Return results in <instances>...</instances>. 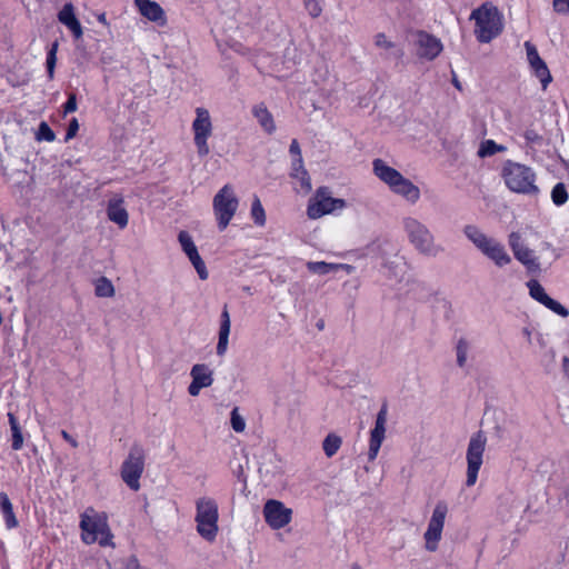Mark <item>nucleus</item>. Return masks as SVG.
<instances>
[{"label":"nucleus","instance_id":"19","mask_svg":"<svg viewBox=\"0 0 569 569\" xmlns=\"http://www.w3.org/2000/svg\"><path fill=\"white\" fill-rule=\"evenodd\" d=\"M58 21L72 32L74 39H80L82 37V27L76 16L74 7L71 2L64 3L61 10L58 12Z\"/></svg>","mask_w":569,"mask_h":569},{"label":"nucleus","instance_id":"6","mask_svg":"<svg viewBox=\"0 0 569 569\" xmlns=\"http://www.w3.org/2000/svg\"><path fill=\"white\" fill-rule=\"evenodd\" d=\"M239 200L230 184H224L213 197L212 207L218 229L223 231L233 218Z\"/></svg>","mask_w":569,"mask_h":569},{"label":"nucleus","instance_id":"33","mask_svg":"<svg viewBox=\"0 0 569 569\" xmlns=\"http://www.w3.org/2000/svg\"><path fill=\"white\" fill-rule=\"evenodd\" d=\"M375 44L377 47H380V48H385V49H393L392 51V56L396 58V59H401L405 54L403 50L400 49V48H396V44L389 40H387V37L385 33H378L376 37H375Z\"/></svg>","mask_w":569,"mask_h":569},{"label":"nucleus","instance_id":"25","mask_svg":"<svg viewBox=\"0 0 569 569\" xmlns=\"http://www.w3.org/2000/svg\"><path fill=\"white\" fill-rule=\"evenodd\" d=\"M252 113L267 133L271 134L274 132L276 124L273 121V117L264 104L261 103L254 106L252 109Z\"/></svg>","mask_w":569,"mask_h":569},{"label":"nucleus","instance_id":"37","mask_svg":"<svg viewBox=\"0 0 569 569\" xmlns=\"http://www.w3.org/2000/svg\"><path fill=\"white\" fill-rule=\"evenodd\" d=\"M54 139H56L54 131L50 128V126L46 121H41L36 131V140L52 142V141H54Z\"/></svg>","mask_w":569,"mask_h":569},{"label":"nucleus","instance_id":"30","mask_svg":"<svg viewBox=\"0 0 569 569\" xmlns=\"http://www.w3.org/2000/svg\"><path fill=\"white\" fill-rule=\"evenodd\" d=\"M527 287L529 289V295L532 299L545 305V302L549 299L550 296L547 295L545 288L540 284V282L536 279H531L527 282Z\"/></svg>","mask_w":569,"mask_h":569},{"label":"nucleus","instance_id":"7","mask_svg":"<svg viewBox=\"0 0 569 569\" xmlns=\"http://www.w3.org/2000/svg\"><path fill=\"white\" fill-rule=\"evenodd\" d=\"M146 453L142 446L134 443L121 465V479L133 491L140 489V478L144 470Z\"/></svg>","mask_w":569,"mask_h":569},{"label":"nucleus","instance_id":"17","mask_svg":"<svg viewBox=\"0 0 569 569\" xmlns=\"http://www.w3.org/2000/svg\"><path fill=\"white\" fill-rule=\"evenodd\" d=\"M134 2L141 16L159 26L166 24L167 17L164 10L158 2L152 0H134Z\"/></svg>","mask_w":569,"mask_h":569},{"label":"nucleus","instance_id":"13","mask_svg":"<svg viewBox=\"0 0 569 569\" xmlns=\"http://www.w3.org/2000/svg\"><path fill=\"white\" fill-rule=\"evenodd\" d=\"M262 512L264 521L272 529L286 527L292 518V510L287 508L283 502L276 499L267 500Z\"/></svg>","mask_w":569,"mask_h":569},{"label":"nucleus","instance_id":"50","mask_svg":"<svg viewBox=\"0 0 569 569\" xmlns=\"http://www.w3.org/2000/svg\"><path fill=\"white\" fill-rule=\"evenodd\" d=\"M297 179H300L301 189L308 193L311 191V180L307 170H303Z\"/></svg>","mask_w":569,"mask_h":569},{"label":"nucleus","instance_id":"48","mask_svg":"<svg viewBox=\"0 0 569 569\" xmlns=\"http://www.w3.org/2000/svg\"><path fill=\"white\" fill-rule=\"evenodd\" d=\"M508 242L513 254L516 253L517 250L523 247V243L521 242V236L518 232H511L509 234Z\"/></svg>","mask_w":569,"mask_h":569},{"label":"nucleus","instance_id":"62","mask_svg":"<svg viewBox=\"0 0 569 569\" xmlns=\"http://www.w3.org/2000/svg\"><path fill=\"white\" fill-rule=\"evenodd\" d=\"M351 569H361V567L358 563H352Z\"/></svg>","mask_w":569,"mask_h":569},{"label":"nucleus","instance_id":"26","mask_svg":"<svg viewBox=\"0 0 569 569\" xmlns=\"http://www.w3.org/2000/svg\"><path fill=\"white\" fill-rule=\"evenodd\" d=\"M190 376L192 380L202 388L210 387L213 382L212 371L207 365L197 363L191 368Z\"/></svg>","mask_w":569,"mask_h":569},{"label":"nucleus","instance_id":"40","mask_svg":"<svg viewBox=\"0 0 569 569\" xmlns=\"http://www.w3.org/2000/svg\"><path fill=\"white\" fill-rule=\"evenodd\" d=\"M543 306L562 318H567L569 316V310L551 297H549Z\"/></svg>","mask_w":569,"mask_h":569},{"label":"nucleus","instance_id":"59","mask_svg":"<svg viewBox=\"0 0 569 569\" xmlns=\"http://www.w3.org/2000/svg\"><path fill=\"white\" fill-rule=\"evenodd\" d=\"M430 295H431V291L428 289V290H426V295L420 296V297H419V299H426V298H428Z\"/></svg>","mask_w":569,"mask_h":569},{"label":"nucleus","instance_id":"12","mask_svg":"<svg viewBox=\"0 0 569 569\" xmlns=\"http://www.w3.org/2000/svg\"><path fill=\"white\" fill-rule=\"evenodd\" d=\"M447 512V502L443 500L438 501L423 536L426 540V549L428 551H436L438 548V542L441 539Z\"/></svg>","mask_w":569,"mask_h":569},{"label":"nucleus","instance_id":"22","mask_svg":"<svg viewBox=\"0 0 569 569\" xmlns=\"http://www.w3.org/2000/svg\"><path fill=\"white\" fill-rule=\"evenodd\" d=\"M387 413V403H383L377 413L375 427L370 432L369 443L381 446L386 433Z\"/></svg>","mask_w":569,"mask_h":569},{"label":"nucleus","instance_id":"28","mask_svg":"<svg viewBox=\"0 0 569 569\" xmlns=\"http://www.w3.org/2000/svg\"><path fill=\"white\" fill-rule=\"evenodd\" d=\"M94 295L99 298H110L114 296V287L107 277H100L94 281Z\"/></svg>","mask_w":569,"mask_h":569},{"label":"nucleus","instance_id":"56","mask_svg":"<svg viewBox=\"0 0 569 569\" xmlns=\"http://www.w3.org/2000/svg\"><path fill=\"white\" fill-rule=\"evenodd\" d=\"M337 264H338V266H341V267H339V270H340V269H343V270H346V271H347V273H351V272H352V270H353V267H352V266H350V264H345V263H337Z\"/></svg>","mask_w":569,"mask_h":569},{"label":"nucleus","instance_id":"38","mask_svg":"<svg viewBox=\"0 0 569 569\" xmlns=\"http://www.w3.org/2000/svg\"><path fill=\"white\" fill-rule=\"evenodd\" d=\"M469 350V342L465 338H460L456 346L457 365L462 368L467 361V355Z\"/></svg>","mask_w":569,"mask_h":569},{"label":"nucleus","instance_id":"34","mask_svg":"<svg viewBox=\"0 0 569 569\" xmlns=\"http://www.w3.org/2000/svg\"><path fill=\"white\" fill-rule=\"evenodd\" d=\"M551 200L557 206H563L568 201V191L563 182H558L551 190Z\"/></svg>","mask_w":569,"mask_h":569},{"label":"nucleus","instance_id":"29","mask_svg":"<svg viewBox=\"0 0 569 569\" xmlns=\"http://www.w3.org/2000/svg\"><path fill=\"white\" fill-rule=\"evenodd\" d=\"M306 266L310 272L321 276L336 272L340 267L337 263H330L326 261H309Z\"/></svg>","mask_w":569,"mask_h":569},{"label":"nucleus","instance_id":"16","mask_svg":"<svg viewBox=\"0 0 569 569\" xmlns=\"http://www.w3.org/2000/svg\"><path fill=\"white\" fill-rule=\"evenodd\" d=\"M525 48L527 51V58L530 63L531 69L533 70L537 78H539L542 88L546 89L547 86L551 82L552 77L550 71L546 64V62L540 58L539 52L535 44L529 41L525 42Z\"/></svg>","mask_w":569,"mask_h":569},{"label":"nucleus","instance_id":"45","mask_svg":"<svg viewBox=\"0 0 569 569\" xmlns=\"http://www.w3.org/2000/svg\"><path fill=\"white\" fill-rule=\"evenodd\" d=\"M303 170H306V169H305V166H303L302 156L292 158L290 176L292 178H298L299 174H301Z\"/></svg>","mask_w":569,"mask_h":569},{"label":"nucleus","instance_id":"20","mask_svg":"<svg viewBox=\"0 0 569 569\" xmlns=\"http://www.w3.org/2000/svg\"><path fill=\"white\" fill-rule=\"evenodd\" d=\"M373 173L386 184L392 188L402 174L392 167H389L382 159L372 161Z\"/></svg>","mask_w":569,"mask_h":569},{"label":"nucleus","instance_id":"60","mask_svg":"<svg viewBox=\"0 0 569 569\" xmlns=\"http://www.w3.org/2000/svg\"><path fill=\"white\" fill-rule=\"evenodd\" d=\"M317 328H318L319 330H322V329L325 328L323 320L318 321V323H317Z\"/></svg>","mask_w":569,"mask_h":569},{"label":"nucleus","instance_id":"11","mask_svg":"<svg viewBox=\"0 0 569 569\" xmlns=\"http://www.w3.org/2000/svg\"><path fill=\"white\" fill-rule=\"evenodd\" d=\"M196 114V119L192 122V130L194 133L193 140L198 154L200 157H206L210 152L207 140L211 136L212 123L209 111L207 109L197 108Z\"/></svg>","mask_w":569,"mask_h":569},{"label":"nucleus","instance_id":"44","mask_svg":"<svg viewBox=\"0 0 569 569\" xmlns=\"http://www.w3.org/2000/svg\"><path fill=\"white\" fill-rule=\"evenodd\" d=\"M62 108H63L64 116L77 111L78 103H77V94L74 92L68 93L67 101L63 103Z\"/></svg>","mask_w":569,"mask_h":569},{"label":"nucleus","instance_id":"46","mask_svg":"<svg viewBox=\"0 0 569 569\" xmlns=\"http://www.w3.org/2000/svg\"><path fill=\"white\" fill-rule=\"evenodd\" d=\"M79 131V122L77 118H72L67 128V132L64 136V142H68L69 140L73 139Z\"/></svg>","mask_w":569,"mask_h":569},{"label":"nucleus","instance_id":"51","mask_svg":"<svg viewBox=\"0 0 569 569\" xmlns=\"http://www.w3.org/2000/svg\"><path fill=\"white\" fill-rule=\"evenodd\" d=\"M12 507V503L6 492H0V510L3 512Z\"/></svg>","mask_w":569,"mask_h":569},{"label":"nucleus","instance_id":"54","mask_svg":"<svg viewBox=\"0 0 569 569\" xmlns=\"http://www.w3.org/2000/svg\"><path fill=\"white\" fill-rule=\"evenodd\" d=\"M202 389V387L198 383H196L193 380L191 381V383L189 385L188 387V392L190 396H198L200 390Z\"/></svg>","mask_w":569,"mask_h":569},{"label":"nucleus","instance_id":"49","mask_svg":"<svg viewBox=\"0 0 569 569\" xmlns=\"http://www.w3.org/2000/svg\"><path fill=\"white\" fill-rule=\"evenodd\" d=\"M552 7L557 13L569 16V0H553Z\"/></svg>","mask_w":569,"mask_h":569},{"label":"nucleus","instance_id":"14","mask_svg":"<svg viewBox=\"0 0 569 569\" xmlns=\"http://www.w3.org/2000/svg\"><path fill=\"white\" fill-rule=\"evenodd\" d=\"M415 44L417 47L416 53L420 59L431 61L442 51L441 41L427 31L418 30L415 32Z\"/></svg>","mask_w":569,"mask_h":569},{"label":"nucleus","instance_id":"5","mask_svg":"<svg viewBox=\"0 0 569 569\" xmlns=\"http://www.w3.org/2000/svg\"><path fill=\"white\" fill-rule=\"evenodd\" d=\"M196 522L198 533L207 541L212 542L218 533V505L211 498H200L196 503Z\"/></svg>","mask_w":569,"mask_h":569},{"label":"nucleus","instance_id":"15","mask_svg":"<svg viewBox=\"0 0 569 569\" xmlns=\"http://www.w3.org/2000/svg\"><path fill=\"white\" fill-rule=\"evenodd\" d=\"M179 243L182 248V251L186 253V256L189 258L190 262L194 267L199 278L201 280L208 279V270L207 267L200 257L198 249L192 240V237L189 234V232L182 230L178 234Z\"/></svg>","mask_w":569,"mask_h":569},{"label":"nucleus","instance_id":"47","mask_svg":"<svg viewBox=\"0 0 569 569\" xmlns=\"http://www.w3.org/2000/svg\"><path fill=\"white\" fill-rule=\"evenodd\" d=\"M6 526L8 529L16 528L18 526V520L16 518V515L13 512V507L9 508L8 510H4L2 512Z\"/></svg>","mask_w":569,"mask_h":569},{"label":"nucleus","instance_id":"18","mask_svg":"<svg viewBox=\"0 0 569 569\" xmlns=\"http://www.w3.org/2000/svg\"><path fill=\"white\" fill-rule=\"evenodd\" d=\"M107 216L110 221L118 224L120 229L128 226L129 214L124 208V201L121 197H113L108 201Z\"/></svg>","mask_w":569,"mask_h":569},{"label":"nucleus","instance_id":"1","mask_svg":"<svg viewBox=\"0 0 569 569\" xmlns=\"http://www.w3.org/2000/svg\"><path fill=\"white\" fill-rule=\"evenodd\" d=\"M470 20H475V34L481 43H488L498 37L503 29L502 16L497 7L489 2L472 10Z\"/></svg>","mask_w":569,"mask_h":569},{"label":"nucleus","instance_id":"35","mask_svg":"<svg viewBox=\"0 0 569 569\" xmlns=\"http://www.w3.org/2000/svg\"><path fill=\"white\" fill-rule=\"evenodd\" d=\"M58 46H59L58 42L54 41L47 52L46 68H47V73H48V77L50 80L53 79V77H54Z\"/></svg>","mask_w":569,"mask_h":569},{"label":"nucleus","instance_id":"10","mask_svg":"<svg viewBox=\"0 0 569 569\" xmlns=\"http://www.w3.org/2000/svg\"><path fill=\"white\" fill-rule=\"evenodd\" d=\"M80 528L82 540L88 545L99 541L101 546H108L112 537L106 519L97 515L89 516L88 511L81 515Z\"/></svg>","mask_w":569,"mask_h":569},{"label":"nucleus","instance_id":"53","mask_svg":"<svg viewBox=\"0 0 569 569\" xmlns=\"http://www.w3.org/2000/svg\"><path fill=\"white\" fill-rule=\"evenodd\" d=\"M380 447L381 446L369 443V451H368L369 461H373L377 458Z\"/></svg>","mask_w":569,"mask_h":569},{"label":"nucleus","instance_id":"21","mask_svg":"<svg viewBox=\"0 0 569 569\" xmlns=\"http://www.w3.org/2000/svg\"><path fill=\"white\" fill-rule=\"evenodd\" d=\"M230 315L228 311V306L224 305L223 309L220 315V328H219V336H218V343H217V355L223 356L227 352L228 349V341H229V335H230Z\"/></svg>","mask_w":569,"mask_h":569},{"label":"nucleus","instance_id":"61","mask_svg":"<svg viewBox=\"0 0 569 569\" xmlns=\"http://www.w3.org/2000/svg\"><path fill=\"white\" fill-rule=\"evenodd\" d=\"M241 476H243V470L242 466H239L238 478H240Z\"/></svg>","mask_w":569,"mask_h":569},{"label":"nucleus","instance_id":"39","mask_svg":"<svg viewBox=\"0 0 569 569\" xmlns=\"http://www.w3.org/2000/svg\"><path fill=\"white\" fill-rule=\"evenodd\" d=\"M543 306L562 318H567L569 316V310L551 297H549Z\"/></svg>","mask_w":569,"mask_h":569},{"label":"nucleus","instance_id":"23","mask_svg":"<svg viewBox=\"0 0 569 569\" xmlns=\"http://www.w3.org/2000/svg\"><path fill=\"white\" fill-rule=\"evenodd\" d=\"M395 193L402 196L406 200L411 203H416L420 198L419 188L413 184L409 179L403 176L398 182L390 188Z\"/></svg>","mask_w":569,"mask_h":569},{"label":"nucleus","instance_id":"31","mask_svg":"<svg viewBox=\"0 0 569 569\" xmlns=\"http://www.w3.org/2000/svg\"><path fill=\"white\" fill-rule=\"evenodd\" d=\"M506 147L496 143L493 140L488 139L480 143L477 151L479 158H487L496 154L497 152L505 151Z\"/></svg>","mask_w":569,"mask_h":569},{"label":"nucleus","instance_id":"41","mask_svg":"<svg viewBox=\"0 0 569 569\" xmlns=\"http://www.w3.org/2000/svg\"><path fill=\"white\" fill-rule=\"evenodd\" d=\"M523 138L528 146H541L543 138L533 128H527L523 132Z\"/></svg>","mask_w":569,"mask_h":569},{"label":"nucleus","instance_id":"32","mask_svg":"<svg viewBox=\"0 0 569 569\" xmlns=\"http://www.w3.org/2000/svg\"><path fill=\"white\" fill-rule=\"evenodd\" d=\"M341 442H342V440L339 436H337L335 433H329L322 442V448H323L326 456L329 458L335 456L337 453V451L339 450Z\"/></svg>","mask_w":569,"mask_h":569},{"label":"nucleus","instance_id":"58","mask_svg":"<svg viewBox=\"0 0 569 569\" xmlns=\"http://www.w3.org/2000/svg\"><path fill=\"white\" fill-rule=\"evenodd\" d=\"M98 20H99L101 23H104V24H106V14H104V13L99 14Z\"/></svg>","mask_w":569,"mask_h":569},{"label":"nucleus","instance_id":"43","mask_svg":"<svg viewBox=\"0 0 569 569\" xmlns=\"http://www.w3.org/2000/svg\"><path fill=\"white\" fill-rule=\"evenodd\" d=\"M303 4L312 18H318L322 12V8L318 0H303Z\"/></svg>","mask_w":569,"mask_h":569},{"label":"nucleus","instance_id":"3","mask_svg":"<svg viewBox=\"0 0 569 569\" xmlns=\"http://www.w3.org/2000/svg\"><path fill=\"white\" fill-rule=\"evenodd\" d=\"M502 177L513 192L530 196L539 193V188L535 183L536 174L530 167L507 160L502 168Z\"/></svg>","mask_w":569,"mask_h":569},{"label":"nucleus","instance_id":"52","mask_svg":"<svg viewBox=\"0 0 569 569\" xmlns=\"http://www.w3.org/2000/svg\"><path fill=\"white\" fill-rule=\"evenodd\" d=\"M289 152L292 156V158L301 156V149H300V146H299V142L297 141V139H293L291 141L290 147H289Z\"/></svg>","mask_w":569,"mask_h":569},{"label":"nucleus","instance_id":"57","mask_svg":"<svg viewBox=\"0 0 569 569\" xmlns=\"http://www.w3.org/2000/svg\"><path fill=\"white\" fill-rule=\"evenodd\" d=\"M452 84L458 89V90H461L462 87H461V83L460 81L458 80L457 76L453 73V77H452Z\"/></svg>","mask_w":569,"mask_h":569},{"label":"nucleus","instance_id":"55","mask_svg":"<svg viewBox=\"0 0 569 569\" xmlns=\"http://www.w3.org/2000/svg\"><path fill=\"white\" fill-rule=\"evenodd\" d=\"M61 436L62 438L68 441L73 448H77L78 447V441L71 436L69 435L66 430H61Z\"/></svg>","mask_w":569,"mask_h":569},{"label":"nucleus","instance_id":"27","mask_svg":"<svg viewBox=\"0 0 569 569\" xmlns=\"http://www.w3.org/2000/svg\"><path fill=\"white\" fill-rule=\"evenodd\" d=\"M8 420L11 430V447L13 450H20L23 446V436L19 420L12 412L8 413Z\"/></svg>","mask_w":569,"mask_h":569},{"label":"nucleus","instance_id":"42","mask_svg":"<svg viewBox=\"0 0 569 569\" xmlns=\"http://www.w3.org/2000/svg\"><path fill=\"white\" fill-rule=\"evenodd\" d=\"M231 427L236 432H242L246 428L244 419L239 415L238 408H233L230 416Z\"/></svg>","mask_w":569,"mask_h":569},{"label":"nucleus","instance_id":"4","mask_svg":"<svg viewBox=\"0 0 569 569\" xmlns=\"http://www.w3.org/2000/svg\"><path fill=\"white\" fill-rule=\"evenodd\" d=\"M402 223L410 243L419 253L436 257L443 251V248L435 243L433 234L426 224L411 217L405 218Z\"/></svg>","mask_w":569,"mask_h":569},{"label":"nucleus","instance_id":"2","mask_svg":"<svg viewBox=\"0 0 569 569\" xmlns=\"http://www.w3.org/2000/svg\"><path fill=\"white\" fill-rule=\"evenodd\" d=\"M463 233L497 267L502 268L511 262V257L508 254L505 246L497 239L488 237L477 226H465Z\"/></svg>","mask_w":569,"mask_h":569},{"label":"nucleus","instance_id":"8","mask_svg":"<svg viewBox=\"0 0 569 569\" xmlns=\"http://www.w3.org/2000/svg\"><path fill=\"white\" fill-rule=\"evenodd\" d=\"M487 437L483 431L475 432L468 443L467 448V480L466 486L472 487L477 482L478 472L483 462V452L486 449Z\"/></svg>","mask_w":569,"mask_h":569},{"label":"nucleus","instance_id":"36","mask_svg":"<svg viewBox=\"0 0 569 569\" xmlns=\"http://www.w3.org/2000/svg\"><path fill=\"white\" fill-rule=\"evenodd\" d=\"M251 218L253 219L257 226H264L266 223V212L261 204V201L258 197H254L251 204Z\"/></svg>","mask_w":569,"mask_h":569},{"label":"nucleus","instance_id":"9","mask_svg":"<svg viewBox=\"0 0 569 569\" xmlns=\"http://www.w3.org/2000/svg\"><path fill=\"white\" fill-rule=\"evenodd\" d=\"M347 207V202L340 198L331 197V191L328 187H319L313 198L309 200L307 214L310 219H318L325 214H330L337 210Z\"/></svg>","mask_w":569,"mask_h":569},{"label":"nucleus","instance_id":"24","mask_svg":"<svg viewBox=\"0 0 569 569\" xmlns=\"http://www.w3.org/2000/svg\"><path fill=\"white\" fill-rule=\"evenodd\" d=\"M515 258L522 263L528 273H539L540 272V263L538 258L533 254V251L528 247L523 246L521 249L517 250L513 254Z\"/></svg>","mask_w":569,"mask_h":569}]
</instances>
